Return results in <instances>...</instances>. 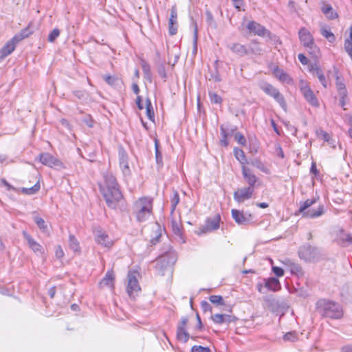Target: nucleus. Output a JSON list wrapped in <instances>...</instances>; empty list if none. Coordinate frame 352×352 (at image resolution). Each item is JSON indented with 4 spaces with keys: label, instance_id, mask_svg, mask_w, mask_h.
I'll return each instance as SVG.
<instances>
[{
    "label": "nucleus",
    "instance_id": "obj_1",
    "mask_svg": "<svg viewBox=\"0 0 352 352\" xmlns=\"http://www.w3.org/2000/svg\"><path fill=\"white\" fill-rule=\"evenodd\" d=\"M104 179L105 186L100 187V192L104 197L107 206L110 208L115 209L118 203L122 199V194L116 177L112 174L107 173L104 175Z\"/></svg>",
    "mask_w": 352,
    "mask_h": 352
},
{
    "label": "nucleus",
    "instance_id": "obj_2",
    "mask_svg": "<svg viewBox=\"0 0 352 352\" xmlns=\"http://www.w3.org/2000/svg\"><path fill=\"white\" fill-rule=\"evenodd\" d=\"M316 310L322 317L331 319H340L343 315L338 303L324 298L319 299L316 302Z\"/></svg>",
    "mask_w": 352,
    "mask_h": 352
},
{
    "label": "nucleus",
    "instance_id": "obj_3",
    "mask_svg": "<svg viewBox=\"0 0 352 352\" xmlns=\"http://www.w3.org/2000/svg\"><path fill=\"white\" fill-rule=\"evenodd\" d=\"M177 259V254L172 250L168 245L164 254L160 256L156 260L155 269L160 276H164L165 272L172 270L173 265Z\"/></svg>",
    "mask_w": 352,
    "mask_h": 352
},
{
    "label": "nucleus",
    "instance_id": "obj_4",
    "mask_svg": "<svg viewBox=\"0 0 352 352\" xmlns=\"http://www.w3.org/2000/svg\"><path fill=\"white\" fill-rule=\"evenodd\" d=\"M136 217L138 221H145L152 211V200L143 197L140 198L135 204Z\"/></svg>",
    "mask_w": 352,
    "mask_h": 352
},
{
    "label": "nucleus",
    "instance_id": "obj_5",
    "mask_svg": "<svg viewBox=\"0 0 352 352\" xmlns=\"http://www.w3.org/2000/svg\"><path fill=\"white\" fill-rule=\"evenodd\" d=\"M298 35L302 45L308 48L309 53L315 58H318L319 55V49L315 45L314 38L310 32L305 28H302L300 29Z\"/></svg>",
    "mask_w": 352,
    "mask_h": 352
},
{
    "label": "nucleus",
    "instance_id": "obj_6",
    "mask_svg": "<svg viewBox=\"0 0 352 352\" xmlns=\"http://www.w3.org/2000/svg\"><path fill=\"white\" fill-rule=\"evenodd\" d=\"M298 253L300 258L306 262L317 261L320 256L319 249L310 244H305L300 246Z\"/></svg>",
    "mask_w": 352,
    "mask_h": 352
},
{
    "label": "nucleus",
    "instance_id": "obj_7",
    "mask_svg": "<svg viewBox=\"0 0 352 352\" xmlns=\"http://www.w3.org/2000/svg\"><path fill=\"white\" fill-rule=\"evenodd\" d=\"M259 87L266 94L272 97L280 104L283 109L286 111L287 104L285 98L276 87L266 82H262L260 83Z\"/></svg>",
    "mask_w": 352,
    "mask_h": 352
},
{
    "label": "nucleus",
    "instance_id": "obj_8",
    "mask_svg": "<svg viewBox=\"0 0 352 352\" xmlns=\"http://www.w3.org/2000/svg\"><path fill=\"white\" fill-rule=\"evenodd\" d=\"M316 202L315 199H307L300 206L298 212L302 214L303 217L308 218H316L321 216L324 213V206H319L316 210L308 209Z\"/></svg>",
    "mask_w": 352,
    "mask_h": 352
},
{
    "label": "nucleus",
    "instance_id": "obj_9",
    "mask_svg": "<svg viewBox=\"0 0 352 352\" xmlns=\"http://www.w3.org/2000/svg\"><path fill=\"white\" fill-rule=\"evenodd\" d=\"M94 234L95 240L98 244L109 248L113 245V240L101 228L98 227L95 228Z\"/></svg>",
    "mask_w": 352,
    "mask_h": 352
},
{
    "label": "nucleus",
    "instance_id": "obj_10",
    "mask_svg": "<svg viewBox=\"0 0 352 352\" xmlns=\"http://www.w3.org/2000/svg\"><path fill=\"white\" fill-rule=\"evenodd\" d=\"M126 291L130 298H135L140 291L135 272H129L128 274V285Z\"/></svg>",
    "mask_w": 352,
    "mask_h": 352
},
{
    "label": "nucleus",
    "instance_id": "obj_11",
    "mask_svg": "<svg viewBox=\"0 0 352 352\" xmlns=\"http://www.w3.org/2000/svg\"><path fill=\"white\" fill-rule=\"evenodd\" d=\"M231 213L234 221L239 226L249 224L252 219L251 214L244 213L243 211L236 209H232Z\"/></svg>",
    "mask_w": 352,
    "mask_h": 352
},
{
    "label": "nucleus",
    "instance_id": "obj_12",
    "mask_svg": "<svg viewBox=\"0 0 352 352\" xmlns=\"http://www.w3.org/2000/svg\"><path fill=\"white\" fill-rule=\"evenodd\" d=\"M254 192V188L248 186L238 189L234 192V199L238 203H242L245 200L251 199Z\"/></svg>",
    "mask_w": 352,
    "mask_h": 352
},
{
    "label": "nucleus",
    "instance_id": "obj_13",
    "mask_svg": "<svg viewBox=\"0 0 352 352\" xmlns=\"http://www.w3.org/2000/svg\"><path fill=\"white\" fill-rule=\"evenodd\" d=\"M188 322L187 316L182 317L177 328V338L178 340L186 343L190 338L189 333L186 330V325Z\"/></svg>",
    "mask_w": 352,
    "mask_h": 352
},
{
    "label": "nucleus",
    "instance_id": "obj_14",
    "mask_svg": "<svg viewBox=\"0 0 352 352\" xmlns=\"http://www.w3.org/2000/svg\"><path fill=\"white\" fill-rule=\"evenodd\" d=\"M300 86V91L306 100L313 107H318L319 103L314 93L305 83L302 82Z\"/></svg>",
    "mask_w": 352,
    "mask_h": 352
},
{
    "label": "nucleus",
    "instance_id": "obj_15",
    "mask_svg": "<svg viewBox=\"0 0 352 352\" xmlns=\"http://www.w3.org/2000/svg\"><path fill=\"white\" fill-rule=\"evenodd\" d=\"M39 161L43 164L50 167H60L62 166V162L49 153L40 154Z\"/></svg>",
    "mask_w": 352,
    "mask_h": 352
},
{
    "label": "nucleus",
    "instance_id": "obj_16",
    "mask_svg": "<svg viewBox=\"0 0 352 352\" xmlns=\"http://www.w3.org/2000/svg\"><path fill=\"white\" fill-rule=\"evenodd\" d=\"M247 28L250 32L260 36H268L270 34V32L264 26L254 21H250L248 23Z\"/></svg>",
    "mask_w": 352,
    "mask_h": 352
},
{
    "label": "nucleus",
    "instance_id": "obj_17",
    "mask_svg": "<svg viewBox=\"0 0 352 352\" xmlns=\"http://www.w3.org/2000/svg\"><path fill=\"white\" fill-rule=\"evenodd\" d=\"M168 32L171 36L175 35L177 32V12L176 6L170 9V15L168 20Z\"/></svg>",
    "mask_w": 352,
    "mask_h": 352
},
{
    "label": "nucleus",
    "instance_id": "obj_18",
    "mask_svg": "<svg viewBox=\"0 0 352 352\" xmlns=\"http://www.w3.org/2000/svg\"><path fill=\"white\" fill-rule=\"evenodd\" d=\"M219 221L220 216L219 214L214 218L207 219L205 225L201 228V232L206 233L217 230L219 228Z\"/></svg>",
    "mask_w": 352,
    "mask_h": 352
},
{
    "label": "nucleus",
    "instance_id": "obj_19",
    "mask_svg": "<svg viewBox=\"0 0 352 352\" xmlns=\"http://www.w3.org/2000/svg\"><path fill=\"white\" fill-rule=\"evenodd\" d=\"M241 170L243 177L245 182L248 184V186H251L254 188L255 184L258 180L257 177L249 168L245 165L242 166Z\"/></svg>",
    "mask_w": 352,
    "mask_h": 352
},
{
    "label": "nucleus",
    "instance_id": "obj_20",
    "mask_svg": "<svg viewBox=\"0 0 352 352\" xmlns=\"http://www.w3.org/2000/svg\"><path fill=\"white\" fill-rule=\"evenodd\" d=\"M23 234L28 242V246L36 254H43L44 252L43 248L26 232H23Z\"/></svg>",
    "mask_w": 352,
    "mask_h": 352
},
{
    "label": "nucleus",
    "instance_id": "obj_21",
    "mask_svg": "<svg viewBox=\"0 0 352 352\" xmlns=\"http://www.w3.org/2000/svg\"><path fill=\"white\" fill-rule=\"evenodd\" d=\"M17 42L12 38L0 50V59L2 60L10 54L15 49Z\"/></svg>",
    "mask_w": 352,
    "mask_h": 352
},
{
    "label": "nucleus",
    "instance_id": "obj_22",
    "mask_svg": "<svg viewBox=\"0 0 352 352\" xmlns=\"http://www.w3.org/2000/svg\"><path fill=\"white\" fill-rule=\"evenodd\" d=\"M284 264L287 265L288 270L292 274H295L298 276H302L304 274L302 267L290 259H286Z\"/></svg>",
    "mask_w": 352,
    "mask_h": 352
},
{
    "label": "nucleus",
    "instance_id": "obj_23",
    "mask_svg": "<svg viewBox=\"0 0 352 352\" xmlns=\"http://www.w3.org/2000/svg\"><path fill=\"white\" fill-rule=\"evenodd\" d=\"M228 47L234 54L239 56H244L249 54V50L243 45L238 43H231L228 45Z\"/></svg>",
    "mask_w": 352,
    "mask_h": 352
},
{
    "label": "nucleus",
    "instance_id": "obj_24",
    "mask_svg": "<svg viewBox=\"0 0 352 352\" xmlns=\"http://www.w3.org/2000/svg\"><path fill=\"white\" fill-rule=\"evenodd\" d=\"M321 10L326 17L330 20H333L338 17V13L333 10L332 6L325 2H322Z\"/></svg>",
    "mask_w": 352,
    "mask_h": 352
},
{
    "label": "nucleus",
    "instance_id": "obj_25",
    "mask_svg": "<svg viewBox=\"0 0 352 352\" xmlns=\"http://www.w3.org/2000/svg\"><path fill=\"white\" fill-rule=\"evenodd\" d=\"M114 280H115V276H114V273H113V270H109L106 273L104 277L100 282V283H99L100 287H102L106 286L108 287L113 288L114 287Z\"/></svg>",
    "mask_w": 352,
    "mask_h": 352
},
{
    "label": "nucleus",
    "instance_id": "obj_26",
    "mask_svg": "<svg viewBox=\"0 0 352 352\" xmlns=\"http://www.w3.org/2000/svg\"><path fill=\"white\" fill-rule=\"evenodd\" d=\"M34 32V28L32 27V23H29V25L24 29H23L19 34H16L13 37L14 40H15L17 43L22 41L23 39L28 37Z\"/></svg>",
    "mask_w": 352,
    "mask_h": 352
},
{
    "label": "nucleus",
    "instance_id": "obj_27",
    "mask_svg": "<svg viewBox=\"0 0 352 352\" xmlns=\"http://www.w3.org/2000/svg\"><path fill=\"white\" fill-rule=\"evenodd\" d=\"M336 86L340 97H347L348 91L343 80L338 76L336 78Z\"/></svg>",
    "mask_w": 352,
    "mask_h": 352
},
{
    "label": "nucleus",
    "instance_id": "obj_28",
    "mask_svg": "<svg viewBox=\"0 0 352 352\" xmlns=\"http://www.w3.org/2000/svg\"><path fill=\"white\" fill-rule=\"evenodd\" d=\"M127 154L124 150L119 151L120 166L124 173L129 172V167L127 161Z\"/></svg>",
    "mask_w": 352,
    "mask_h": 352
},
{
    "label": "nucleus",
    "instance_id": "obj_29",
    "mask_svg": "<svg viewBox=\"0 0 352 352\" xmlns=\"http://www.w3.org/2000/svg\"><path fill=\"white\" fill-rule=\"evenodd\" d=\"M265 280V286L269 290L276 292V291L278 290L279 289H280V284L277 278L272 277V278H270Z\"/></svg>",
    "mask_w": 352,
    "mask_h": 352
},
{
    "label": "nucleus",
    "instance_id": "obj_30",
    "mask_svg": "<svg viewBox=\"0 0 352 352\" xmlns=\"http://www.w3.org/2000/svg\"><path fill=\"white\" fill-rule=\"evenodd\" d=\"M248 164H251L252 166L256 167L258 170H261L263 173H269V169L265 166V165L258 159L252 160L250 162H247Z\"/></svg>",
    "mask_w": 352,
    "mask_h": 352
},
{
    "label": "nucleus",
    "instance_id": "obj_31",
    "mask_svg": "<svg viewBox=\"0 0 352 352\" xmlns=\"http://www.w3.org/2000/svg\"><path fill=\"white\" fill-rule=\"evenodd\" d=\"M274 73L281 81L289 82L291 80L289 75L278 67L274 69Z\"/></svg>",
    "mask_w": 352,
    "mask_h": 352
},
{
    "label": "nucleus",
    "instance_id": "obj_32",
    "mask_svg": "<svg viewBox=\"0 0 352 352\" xmlns=\"http://www.w3.org/2000/svg\"><path fill=\"white\" fill-rule=\"evenodd\" d=\"M344 50L352 60V26L350 28L349 38L344 41Z\"/></svg>",
    "mask_w": 352,
    "mask_h": 352
},
{
    "label": "nucleus",
    "instance_id": "obj_33",
    "mask_svg": "<svg viewBox=\"0 0 352 352\" xmlns=\"http://www.w3.org/2000/svg\"><path fill=\"white\" fill-rule=\"evenodd\" d=\"M234 155L239 162L242 164L245 165L247 163V159L243 151L239 148H234Z\"/></svg>",
    "mask_w": 352,
    "mask_h": 352
},
{
    "label": "nucleus",
    "instance_id": "obj_34",
    "mask_svg": "<svg viewBox=\"0 0 352 352\" xmlns=\"http://www.w3.org/2000/svg\"><path fill=\"white\" fill-rule=\"evenodd\" d=\"M220 132L221 135V139L220 140V144L222 146L226 147L228 145V141L227 140L228 137L231 136V133H229L226 131V128L223 125H221L220 127Z\"/></svg>",
    "mask_w": 352,
    "mask_h": 352
},
{
    "label": "nucleus",
    "instance_id": "obj_35",
    "mask_svg": "<svg viewBox=\"0 0 352 352\" xmlns=\"http://www.w3.org/2000/svg\"><path fill=\"white\" fill-rule=\"evenodd\" d=\"M69 247L75 252H80L79 243L78 240L76 239V237L72 234H70L69 236Z\"/></svg>",
    "mask_w": 352,
    "mask_h": 352
},
{
    "label": "nucleus",
    "instance_id": "obj_36",
    "mask_svg": "<svg viewBox=\"0 0 352 352\" xmlns=\"http://www.w3.org/2000/svg\"><path fill=\"white\" fill-rule=\"evenodd\" d=\"M41 186L39 182H37L31 188H22L21 191L25 195H34L36 194L40 190Z\"/></svg>",
    "mask_w": 352,
    "mask_h": 352
},
{
    "label": "nucleus",
    "instance_id": "obj_37",
    "mask_svg": "<svg viewBox=\"0 0 352 352\" xmlns=\"http://www.w3.org/2000/svg\"><path fill=\"white\" fill-rule=\"evenodd\" d=\"M142 68L144 73V78L149 82L152 81L151 72L150 65L145 61L142 62Z\"/></svg>",
    "mask_w": 352,
    "mask_h": 352
},
{
    "label": "nucleus",
    "instance_id": "obj_38",
    "mask_svg": "<svg viewBox=\"0 0 352 352\" xmlns=\"http://www.w3.org/2000/svg\"><path fill=\"white\" fill-rule=\"evenodd\" d=\"M146 110L148 118L150 120L154 121L155 114L151 102L148 98L146 100Z\"/></svg>",
    "mask_w": 352,
    "mask_h": 352
},
{
    "label": "nucleus",
    "instance_id": "obj_39",
    "mask_svg": "<svg viewBox=\"0 0 352 352\" xmlns=\"http://www.w3.org/2000/svg\"><path fill=\"white\" fill-rule=\"evenodd\" d=\"M320 33L329 42L333 43L336 41V36L330 30L323 27L320 29Z\"/></svg>",
    "mask_w": 352,
    "mask_h": 352
},
{
    "label": "nucleus",
    "instance_id": "obj_40",
    "mask_svg": "<svg viewBox=\"0 0 352 352\" xmlns=\"http://www.w3.org/2000/svg\"><path fill=\"white\" fill-rule=\"evenodd\" d=\"M193 25H194V30H193V40H192V44H193L192 53L194 54H196L197 52L198 28H197V25L195 22H193Z\"/></svg>",
    "mask_w": 352,
    "mask_h": 352
},
{
    "label": "nucleus",
    "instance_id": "obj_41",
    "mask_svg": "<svg viewBox=\"0 0 352 352\" xmlns=\"http://www.w3.org/2000/svg\"><path fill=\"white\" fill-rule=\"evenodd\" d=\"M249 54L252 53L256 55H260L261 54V48L260 47L258 43L256 41H252L249 47Z\"/></svg>",
    "mask_w": 352,
    "mask_h": 352
},
{
    "label": "nucleus",
    "instance_id": "obj_42",
    "mask_svg": "<svg viewBox=\"0 0 352 352\" xmlns=\"http://www.w3.org/2000/svg\"><path fill=\"white\" fill-rule=\"evenodd\" d=\"M209 300L216 305H224L225 300L221 296L212 295L209 297Z\"/></svg>",
    "mask_w": 352,
    "mask_h": 352
},
{
    "label": "nucleus",
    "instance_id": "obj_43",
    "mask_svg": "<svg viewBox=\"0 0 352 352\" xmlns=\"http://www.w3.org/2000/svg\"><path fill=\"white\" fill-rule=\"evenodd\" d=\"M103 79L111 86H116L119 82V78L116 76L106 75L103 77Z\"/></svg>",
    "mask_w": 352,
    "mask_h": 352
},
{
    "label": "nucleus",
    "instance_id": "obj_44",
    "mask_svg": "<svg viewBox=\"0 0 352 352\" xmlns=\"http://www.w3.org/2000/svg\"><path fill=\"white\" fill-rule=\"evenodd\" d=\"M179 202V195L177 190H173V195L170 199L171 212H173Z\"/></svg>",
    "mask_w": 352,
    "mask_h": 352
},
{
    "label": "nucleus",
    "instance_id": "obj_45",
    "mask_svg": "<svg viewBox=\"0 0 352 352\" xmlns=\"http://www.w3.org/2000/svg\"><path fill=\"white\" fill-rule=\"evenodd\" d=\"M206 16L208 25L210 28L215 29L217 28V23L213 18L212 13L209 10H206Z\"/></svg>",
    "mask_w": 352,
    "mask_h": 352
},
{
    "label": "nucleus",
    "instance_id": "obj_46",
    "mask_svg": "<svg viewBox=\"0 0 352 352\" xmlns=\"http://www.w3.org/2000/svg\"><path fill=\"white\" fill-rule=\"evenodd\" d=\"M34 219L35 223L37 225L39 229L41 230L43 232H46L47 226L45 224L44 219L39 217H35Z\"/></svg>",
    "mask_w": 352,
    "mask_h": 352
},
{
    "label": "nucleus",
    "instance_id": "obj_47",
    "mask_svg": "<svg viewBox=\"0 0 352 352\" xmlns=\"http://www.w3.org/2000/svg\"><path fill=\"white\" fill-rule=\"evenodd\" d=\"M314 76L318 77L320 82L322 85L324 87H327V80L323 74V72L321 69H316V74Z\"/></svg>",
    "mask_w": 352,
    "mask_h": 352
},
{
    "label": "nucleus",
    "instance_id": "obj_48",
    "mask_svg": "<svg viewBox=\"0 0 352 352\" xmlns=\"http://www.w3.org/2000/svg\"><path fill=\"white\" fill-rule=\"evenodd\" d=\"M341 245L344 247L352 245V236L349 234H344L340 239Z\"/></svg>",
    "mask_w": 352,
    "mask_h": 352
},
{
    "label": "nucleus",
    "instance_id": "obj_49",
    "mask_svg": "<svg viewBox=\"0 0 352 352\" xmlns=\"http://www.w3.org/2000/svg\"><path fill=\"white\" fill-rule=\"evenodd\" d=\"M155 159H156V162L157 164L160 166H162L163 163H162V153L161 152L159 151V148H158V142L157 140H155Z\"/></svg>",
    "mask_w": 352,
    "mask_h": 352
},
{
    "label": "nucleus",
    "instance_id": "obj_50",
    "mask_svg": "<svg viewBox=\"0 0 352 352\" xmlns=\"http://www.w3.org/2000/svg\"><path fill=\"white\" fill-rule=\"evenodd\" d=\"M209 97L210 102L213 104H221L222 102L221 97L217 93L209 92Z\"/></svg>",
    "mask_w": 352,
    "mask_h": 352
},
{
    "label": "nucleus",
    "instance_id": "obj_51",
    "mask_svg": "<svg viewBox=\"0 0 352 352\" xmlns=\"http://www.w3.org/2000/svg\"><path fill=\"white\" fill-rule=\"evenodd\" d=\"M210 318L216 324H222V323L225 322L224 314H216L212 315Z\"/></svg>",
    "mask_w": 352,
    "mask_h": 352
},
{
    "label": "nucleus",
    "instance_id": "obj_52",
    "mask_svg": "<svg viewBox=\"0 0 352 352\" xmlns=\"http://www.w3.org/2000/svg\"><path fill=\"white\" fill-rule=\"evenodd\" d=\"M298 336L295 331H290L286 333L283 336V340L284 341H289V342H294L297 340Z\"/></svg>",
    "mask_w": 352,
    "mask_h": 352
},
{
    "label": "nucleus",
    "instance_id": "obj_53",
    "mask_svg": "<svg viewBox=\"0 0 352 352\" xmlns=\"http://www.w3.org/2000/svg\"><path fill=\"white\" fill-rule=\"evenodd\" d=\"M60 30L58 28H54L48 35L47 41L53 43L59 36Z\"/></svg>",
    "mask_w": 352,
    "mask_h": 352
},
{
    "label": "nucleus",
    "instance_id": "obj_54",
    "mask_svg": "<svg viewBox=\"0 0 352 352\" xmlns=\"http://www.w3.org/2000/svg\"><path fill=\"white\" fill-rule=\"evenodd\" d=\"M235 140L241 146L246 144V139L244 135L240 132H236L234 134Z\"/></svg>",
    "mask_w": 352,
    "mask_h": 352
},
{
    "label": "nucleus",
    "instance_id": "obj_55",
    "mask_svg": "<svg viewBox=\"0 0 352 352\" xmlns=\"http://www.w3.org/2000/svg\"><path fill=\"white\" fill-rule=\"evenodd\" d=\"M160 231V229H158L157 231L155 232V236L151 239V240H150L151 245H156L157 243H158L160 242V239L162 236V234Z\"/></svg>",
    "mask_w": 352,
    "mask_h": 352
},
{
    "label": "nucleus",
    "instance_id": "obj_56",
    "mask_svg": "<svg viewBox=\"0 0 352 352\" xmlns=\"http://www.w3.org/2000/svg\"><path fill=\"white\" fill-rule=\"evenodd\" d=\"M172 230L175 234L182 236V232L180 226L176 221H172Z\"/></svg>",
    "mask_w": 352,
    "mask_h": 352
},
{
    "label": "nucleus",
    "instance_id": "obj_57",
    "mask_svg": "<svg viewBox=\"0 0 352 352\" xmlns=\"http://www.w3.org/2000/svg\"><path fill=\"white\" fill-rule=\"evenodd\" d=\"M210 349L207 346L195 345L191 349V352H210Z\"/></svg>",
    "mask_w": 352,
    "mask_h": 352
},
{
    "label": "nucleus",
    "instance_id": "obj_58",
    "mask_svg": "<svg viewBox=\"0 0 352 352\" xmlns=\"http://www.w3.org/2000/svg\"><path fill=\"white\" fill-rule=\"evenodd\" d=\"M157 72H158L159 76L162 78H164V79L166 78L167 75H166L165 65L164 64H160V65H158Z\"/></svg>",
    "mask_w": 352,
    "mask_h": 352
},
{
    "label": "nucleus",
    "instance_id": "obj_59",
    "mask_svg": "<svg viewBox=\"0 0 352 352\" xmlns=\"http://www.w3.org/2000/svg\"><path fill=\"white\" fill-rule=\"evenodd\" d=\"M201 309H202L204 312H207V311H209L210 313L212 312V306L210 305V303H208L206 300H203V301L201 302Z\"/></svg>",
    "mask_w": 352,
    "mask_h": 352
},
{
    "label": "nucleus",
    "instance_id": "obj_60",
    "mask_svg": "<svg viewBox=\"0 0 352 352\" xmlns=\"http://www.w3.org/2000/svg\"><path fill=\"white\" fill-rule=\"evenodd\" d=\"M209 80H214V82H221V76H220V75L219 74V72H218L217 67L215 68L214 72H212L210 74V76Z\"/></svg>",
    "mask_w": 352,
    "mask_h": 352
},
{
    "label": "nucleus",
    "instance_id": "obj_61",
    "mask_svg": "<svg viewBox=\"0 0 352 352\" xmlns=\"http://www.w3.org/2000/svg\"><path fill=\"white\" fill-rule=\"evenodd\" d=\"M73 94L79 100H83L87 93L84 90H76L73 91Z\"/></svg>",
    "mask_w": 352,
    "mask_h": 352
},
{
    "label": "nucleus",
    "instance_id": "obj_62",
    "mask_svg": "<svg viewBox=\"0 0 352 352\" xmlns=\"http://www.w3.org/2000/svg\"><path fill=\"white\" fill-rule=\"evenodd\" d=\"M273 272L278 277H281L284 275V270L280 267L274 266L272 267Z\"/></svg>",
    "mask_w": 352,
    "mask_h": 352
},
{
    "label": "nucleus",
    "instance_id": "obj_63",
    "mask_svg": "<svg viewBox=\"0 0 352 352\" xmlns=\"http://www.w3.org/2000/svg\"><path fill=\"white\" fill-rule=\"evenodd\" d=\"M55 255L57 258H61L64 256V252L60 246H58L56 249Z\"/></svg>",
    "mask_w": 352,
    "mask_h": 352
},
{
    "label": "nucleus",
    "instance_id": "obj_64",
    "mask_svg": "<svg viewBox=\"0 0 352 352\" xmlns=\"http://www.w3.org/2000/svg\"><path fill=\"white\" fill-rule=\"evenodd\" d=\"M298 58L302 65L308 64V58L303 54H299L298 55Z\"/></svg>",
    "mask_w": 352,
    "mask_h": 352
}]
</instances>
